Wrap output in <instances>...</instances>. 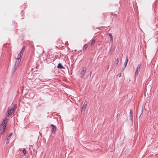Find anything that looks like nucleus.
<instances>
[{"label": "nucleus", "instance_id": "0eeeda50", "mask_svg": "<svg viewBox=\"0 0 158 158\" xmlns=\"http://www.w3.org/2000/svg\"><path fill=\"white\" fill-rule=\"evenodd\" d=\"M24 52L21 50L19 54L18 58H19L20 59H21L23 55V53Z\"/></svg>", "mask_w": 158, "mask_h": 158}, {"label": "nucleus", "instance_id": "aec40b11", "mask_svg": "<svg viewBox=\"0 0 158 158\" xmlns=\"http://www.w3.org/2000/svg\"><path fill=\"white\" fill-rule=\"evenodd\" d=\"M121 76V73H120L118 74V77H120Z\"/></svg>", "mask_w": 158, "mask_h": 158}, {"label": "nucleus", "instance_id": "6e6552de", "mask_svg": "<svg viewBox=\"0 0 158 158\" xmlns=\"http://www.w3.org/2000/svg\"><path fill=\"white\" fill-rule=\"evenodd\" d=\"M57 68L58 69H64V67L62 65V64H59L57 66Z\"/></svg>", "mask_w": 158, "mask_h": 158}, {"label": "nucleus", "instance_id": "412c9836", "mask_svg": "<svg viewBox=\"0 0 158 158\" xmlns=\"http://www.w3.org/2000/svg\"><path fill=\"white\" fill-rule=\"evenodd\" d=\"M91 73H92V72H91H91H90V75H91Z\"/></svg>", "mask_w": 158, "mask_h": 158}, {"label": "nucleus", "instance_id": "f8f14e48", "mask_svg": "<svg viewBox=\"0 0 158 158\" xmlns=\"http://www.w3.org/2000/svg\"><path fill=\"white\" fill-rule=\"evenodd\" d=\"M108 35L110 36V40L112 41H113V36L111 34L109 33L108 34Z\"/></svg>", "mask_w": 158, "mask_h": 158}, {"label": "nucleus", "instance_id": "39448f33", "mask_svg": "<svg viewBox=\"0 0 158 158\" xmlns=\"http://www.w3.org/2000/svg\"><path fill=\"white\" fill-rule=\"evenodd\" d=\"M140 64H138V65L136 71L135 72V75H137L138 74L139 72L140 69Z\"/></svg>", "mask_w": 158, "mask_h": 158}, {"label": "nucleus", "instance_id": "4468645a", "mask_svg": "<svg viewBox=\"0 0 158 158\" xmlns=\"http://www.w3.org/2000/svg\"><path fill=\"white\" fill-rule=\"evenodd\" d=\"M95 43V40H92V42H91V46H93L94 44Z\"/></svg>", "mask_w": 158, "mask_h": 158}, {"label": "nucleus", "instance_id": "9d476101", "mask_svg": "<svg viewBox=\"0 0 158 158\" xmlns=\"http://www.w3.org/2000/svg\"><path fill=\"white\" fill-rule=\"evenodd\" d=\"M119 62V59L118 57H117L115 61V62L116 63V65H118V64Z\"/></svg>", "mask_w": 158, "mask_h": 158}, {"label": "nucleus", "instance_id": "4be33fe9", "mask_svg": "<svg viewBox=\"0 0 158 158\" xmlns=\"http://www.w3.org/2000/svg\"><path fill=\"white\" fill-rule=\"evenodd\" d=\"M114 16H116L117 15H116V14H114Z\"/></svg>", "mask_w": 158, "mask_h": 158}, {"label": "nucleus", "instance_id": "7ed1b4c3", "mask_svg": "<svg viewBox=\"0 0 158 158\" xmlns=\"http://www.w3.org/2000/svg\"><path fill=\"white\" fill-rule=\"evenodd\" d=\"M21 60V59H19V58H17L16 61L15 63L14 66V69H16L18 67L19 64Z\"/></svg>", "mask_w": 158, "mask_h": 158}, {"label": "nucleus", "instance_id": "f03ea898", "mask_svg": "<svg viewBox=\"0 0 158 158\" xmlns=\"http://www.w3.org/2000/svg\"><path fill=\"white\" fill-rule=\"evenodd\" d=\"M7 120L6 119L4 120L1 123L0 125V129H5L6 127V123Z\"/></svg>", "mask_w": 158, "mask_h": 158}, {"label": "nucleus", "instance_id": "dca6fc26", "mask_svg": "<svg viewBox=\"0 0 158 158\" xmlns=\"http://www.w3.org/2000/svg\"><path fill=\"white\" fill-rule=\"evenodd\" d=\"M87 106V105L86 104H85V102L82 107V108L85 109L86 108Z\"/></svg>", "mask_w": 158, "mask_h": 158}, {"label": "nucleus", "instance_id": "20e7f679", "mask_svg": "<svg viewBox=\"0 0 158 158\" xmlns=\"http://www.w3.org/2000/svg\"><path fill=\"white\" fill-rule=\"evenodd\" d=\"M86 69L85 67H83L82 69V71L81 72L80 74H81V77L82 78H83L86 72Z\"/></svg>", "mask_w": 158, "mask_h": 158}, {"label": "nucleus", "instance_id": "a211bd4d", "mask_svg": "<svg viewBox=\"0 0 158 158\" xmlns=\"http://www.w3.org/2000/svg\"><path fill=\"white\" fill-rule=\"evenodd\" d=\"M25 50V47H24L22 49V51L24 52Z\"/></svg>", "mask_w": 158, "mask_h": 158}, {"label": "nucleus", "instance_id": "1a4fd4ad", "mask_svg": "<svg viewBox=\"0 0 158 158\" xmlns=\"http://www.w3.org/2000/svg\"><path fill=\"white\" fill-rule=\"evenodd\" d=\"M128 61V56H127V58L126 59L125 62L124 63L125 67H126V66H127V64Z\"/></svg>", "mask_w": 158, "mask_h": 158}, {"label": "nucleus", "instance_id": "9b49d317", "mask_svg": "<svg viewBox=\"0 0 158 158\" xmlns=\"http://www.w3.org/2000/svg\"><path fill=\"white\" fill-rule=\"evenodd\" d=\"M12 135V133H10L9 134V135L8 136L7 138V141L10 139V138L11 136Z\"/></svg>", "mask_w": 158, "mask_h": 158}, {"label": "nucleus", "instance_id": "6ab92c4d", "mask_svg": "<svg viewBox=\"0 0 158 158\" xmlns=\"http://www.w3.org/2000/svg\"><path fill=\"white\" fill-rule=\"evenodd\" d=\"M25 50V47H24L22 49V51L24 52Z\"/></svg>", "mask_w": 158, "mask_h": 158}, {"label": "nucleus", "instance_id": "423d86ee", "mask_svg": "<svg viewBox=\"0 0 158 158\" xmlns=\"http://www.w3.org/2000/svg\"><path fill=\"white\" fill-rule=\"evenodd\" d=\"M51 126L52 127V132H55L56 129V127L53 124H51Z\"/></svg>", "mask_w": 158, "mask_h": 158}, {"label": "nucleus", "instance_id": "f257e3e1", "mask_svg": "<svg viewBox=\"0 0 158 158\" xmlns=\"http://www.w3.org/2000/svg\"><path fill=\"white\" fill-rule=\"evenodd\" d=\"M17 107L16 105H15L14 106H13L10 109L8 110L7 111V112L8 113V115H7V116L8 117H9L13 113L14 111H15Z\"/></svg>", "mask_w": 158, "mask_h": 158}, {"label": "nucleus", "instance_id": "ddd939ff", "mask_svg": "<svg viewBox=\"0 0 158 158\" xmlns=\"http://www.w3.org/2000/svg\"><path fill=\"white\" fill-rule=\"evenodd\" d=\"M27 152V151H26V149L25 148H24L23 151V154L24 156H25L26 155Z\"/></svg>", "mask_w": 158, "mask_h": 158}, {"label": "nucleus", "instance_id": "2eb2a0df", "mask_svg": "<svg viewBox=\"0 0 158 158\" xmlns=\"http://www.w3.org/2000/svg\"><path fill=\"white\" fill-rule=\"evenodd\" d=\"M88 45L87 44L85 45L83 47V49L84 50H85L87 48Z\"/></svg>", "mask_w": 158, "mask_h": 158}, {"label": "nucleus", "instance_id": "f3484780", "mask_svg": "<svg viewBox=\"0 0 158 158\" xmlns=\"http://www.w3.org/2000/svg\"><path fill=\"white\" fill-rule=\"evenodd\" d=\"M5 129H0V133L1 135H2Z\"/></svg>", "mask_w": 158, "mask_h": 158}]
</instances>
